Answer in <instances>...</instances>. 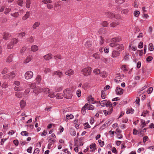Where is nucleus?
<instances>
[{"instance_id": "1", "label": "nucleus", "mask_w": 154, "mask_h": 154, "mask_svg": "<svg viewBox=\"0 0 154 154\" xmlns=\"http://www.w3.org/2000/svg\"><path fill=\"white\" fill-rule=\"evenodd\" d=\"M19 40L18 38H13L11 41L7 44V48L9 49H12L14 45L17 44Z\"/></svg>"}, {"instance_id": "2", "label": "nucleus", "mask_w": 154, "mask_h": 154, "mask_svg": "<svg viewBox=\"0 0 154 154\" xmlns=\"http://www.w3.org/2000/svg\"><path fill=\"white\" fill-rule=\"evenodd\" d=\"M94 108V106L91 104V103L89 102L88 103L86 104L82 108L81 110L82 113L83 114L85 113V110L86 108L88 109L89 110H93Z\"/></svg>"}, {"instance_id": "3", "label": "nucleus", "mask_w": 154, "mask_h": 154, "mask_svg": "<svg viewBox=\"0 0 154 154\" xmlns=\"http://www.w3.org/2000/svg\"><path fill=\"white\" fill-rule=\"evenodd\" d=\"M91 72V68L90 67L88 66L83 69L81 71L82 74L85 76H88L90 75Z\"/></svg>"}, {"instance_id": "4", "label": "nucleus", "mask_w": 154, "mask_h": 154, "mask_svg": "<svg viewBox=\"0 0 154 154\" xmlns=\"http://www.w3.org/2000/svg\"><path fill=\"white\" fill-rule=\"evenodd\" d=\"M63 96L67 99H71L72 96V94L71 93V91L69 89L67 88L65 90L63 91Z\"/></svg>"}, {"instance_id": "5", "label": "nucleus", "mask_w": 154, "mask_h": 154, "mask_svg": "<svg viewBox=\"0 0 154 154\" xmlns=\"http://www.w3.org/2000/svg\"><path fill=\"white\" fill-rule=\"evenodd\" d=\"M49 91V89L48 88H43L40 87H37L35 89L33 90V92L36 94L37 95L38 93L44 92H45L46 91Z\"/></svg>"}, {"instance_id": "6", "label": "nucleus", "mask_w": 154, "mask_h": 154, "mask_svg": "<svg viewBox=\"0 0 154 154\" xmlns=\"http://www.w3.org/2000/svg\"><path fill=\"white\" fill-rule=\"evenodd\" d=\"M52 1L51 0H42V2L47 4V7L48 9H51L53 8V5L51 4Z\"/></svg>"}, {"instance_id": "7", "label": "nucleus", "mask_w": 154, "mask_h": 154, "mask_svg": "<svg viewBox=\"0 0 154 154\" xmlns=\"http://www.w3.org/2000/svg\"><path fill=\"white\" fill-rule=\"evenodd\" d=\"M33 72L31 71H29L26 72L25 74V78L27 79H29L32 78L33 76Z\"/></svg>"}, {"instance_id": "8", "label": "nucleus", "mask_w": 154, "mask_h": 154, "mask_svg": "<svg viewBox=\"0 0 154 154\" xmlns=\"http://www.w3.org/2000/svg\"><path fill=\"white\" fill-rule=\"evenodd\" d=\"M105 106H106V107H109V114H111L112 111L113 109V107L112 106V104L109 101H108L107 102L106 101V102Z\"/></svg>"}, {"instance_id": "9", "label": "nucleus", "mask_w": 154, "mask_h": 154, "mask_svg": "<svg viewBox=\"0 0 154 154\" xmlns=\"http://www.w3.org/2000/svg\"><path fill=\"white\" fill-rule=\"evenodd\" d=\"M65 73L66 75L71 76L74 74V71L71 69H69L65 72Z\"/></svg>"}, {"instance_id": "10", "label": "nucleus", "mask_w": 154, "mask_h": 154, "mask_svg": "<svg viewBox=\"0 0 154 154\" xmlns=\"http://www.w3.org/2000/svg\"><path fill=\"white\" fill-rule=\"evenodd\" d=\"M119 55L120 53L119 51L114 50L112 52L111 57L114 58L119 56Z\"/></svg>"}, {"instance_id": "11", "label": "nucleus", "mask_w": 154, "mask_h": 154, "mask_svg": "<svg viewBox=\"0 0 154 154\" xmlns=\"http://www.w3.org/2000/svg\"><path fill=\"white\" fill-rule=\"evenodd\" d=\"M116 94L118 95H121L123 92V89L120 88L119 87H117L116 90Z\"/></svg>"}, {"instance_id": "12", "label": "nucleus", "mask_w": 154, "mask_h": 154, "mask_svg": "<svg viewBox=\"0 0 154 154\" xmlns=\"http://www.w3.org/2000/svg\"><path fill=\"white\" fill-rule=\"evenodd\" d=\"M53 57V55L49 53L43 57V58L46 60H48L51 59Z\"/></svg>"}, {"instance_id": "13", "label": "nucleus", "mask_w": 154, "mask_h": 154, "mask_svg": "<svg viewBox=\"0 0 154 154\" xmlns=\"http://www.w3.org/2000/svg\"><path fill=\"white\" fill-rule=\"evenodd\" d=\"M11 35L8 32H5L4 33L3 36V38L5 40H8L10 37Z\"/></svg>"}, {"instance_id": "14", "label": "nucleus", "mask_w": 154, "mask_h": 154, "mask_svg": "<svg viewBox=\"0 0 154 154\" xmlns=\"http://www.w3.org/2000/svg\"><path fill=\"white\" fill-rule=\"evenodd\" d=\"M92 44V41L90 40H88L85 43L84 45L85 47L89 48L91 46Z\"/></svg>"}, {"instance_id": "15", "label": "nucleus", "mask_w": 154, "mask_h": 154, "mask_svg": "<svg viewBox=\"0 0 154 154\" xmlns=\"http://www.w3.org/2000/svg\"><path fill=\"white\" fill-rule=\"evenodd\" d=\"M116 47L117 50L119 51H121L124 49V46L122 44L116 45Z\"/></svg>"}, {"instance_id": "16", "label": "nucleus", "mask_w": 154, "mask_h": 154, "mask_svg": "<svg viewBox=\"0 0 154 154\" xmlns=\"http://www.w3.org/2000/svg\"><path fill=\"white\" fill-rule=\"evenodd\" d=\"M42 79V76L40 75H37L35 79L36 82L37 84H39L40 83Z\"/></svg>"}, {"instance_id": "17", "label": "nucleus", "mask_w": 154, "mask_h": 154, "mask_svg": "<svg viewBox=\"0 0 154 154\" xmlns=\"http://www.w3.org/2000/svg\"><path fill=\"white\" fill-rule=\"evenodd\" d=\"M54 75H57L59 78H60L62 77L63 75V73L62 72L60 71V70L54 71Z\"/></svg>"}, {"instance_id": "18", "label": "nucleus", "mask_w": 154, "mask_h": 154, "mask_svg": "<svg viewBox=\"0 0 154 154\" xmlns=\"http://www.w3.org/2000/svg\"><path fill=\"white\" fill-rule=\"evenodd\" d=\"M32 59V56L29 55L27 57L26 59L24 61V63H27L31 61Z\"/></svg>"}, {"instance_id": "19", "label": "nucleus", "mask_w": 154, "mask_h": 154, "mask_svg": "<svg viewBox=\"0 0 154 154\" xmlns=\"http://www.w3.org/2000/svg\"><path fill=\"white\" fill-rule=\"evenodd\" d=\"M23 93L20 91H17L15 93V95L17 98H20L23 96Z\"/></svg>"}, {"instance_id": "20", "label": "nucleus", "mask_w": 154, "mask_h": 154, "mask_svg": "<svg viewBox=\"0 0 154 154\" xmlns=\"http://www.w3.org/2000/svg\"><path fill=\"white\" fill-rule=\"evenodd\" d=\"M101 60L102 61L106 63H109L110 61V59L109 58L102 57L101 58Z\"/></svg>"}, {"instance_id": "21", "label": "nucleus", "mask_w": 154, "mask_h": 154, "mask_svg": "<svg viewBox=\"0 0 154 154\" xmlns=\"http://www.w3.org/2000/svg\"><path fill=\"white\" fill-rule=\"evenodd\" d=\"M38 49V47L35 45H33L31 48V50L33 52H35L37 51Z\"/></svg>"}, {"instance_id": "22", "label": "nucleus", "mask_w": 154, "mask_h": 154, "mask_svg": "<svg viewBox=\"0 0 154 154\" xmlns=\"http://www.w3.org/2000/svg\"><path fill=\"white\" fill-rule=\"evenodd\" d=\"M30 14V11H27L26 12V14L22 17V19L23 20H25L27 19L29 16Z\"/></svg>"}, {"instance_id": "23", "label": "nucleus", "mask_w": 154, "mask_h": 154, "mask_svg": "<svg viewBox=\"0 0 154 154\" xmlns=\"http://www.w3.org/2000/svg\"><path fill=\"white\" fill-rule=\"evenodd\" d=\"M13 55L12 54H10L7 58L6 60V62L7 63H10L12 61V58Z\"/></svg>"}, {"instance_id": "24", "label": "nucleus", "mask_w": 154, "mask_h": 154, "mask_svg": "<svg viewBox=\"0 0 154 154\" xmlns=\"http://www.w3.org/2000/svg\"><path fill=\"white\" fill-rule=\"evenodd\" d=\"M14 89L15 91H22L23 90V89L22 87L19 86V87H16L15 86L14 87Z\"/></svg>"}, {"instance_id": "25", "label": "nucleus", "mask_w": 154, "mask_h": 154, "mask_svg": "<svg viewBox=\"0 0 154 154\" xmlns=\"http://www.w3.org/2000/svg\"><path fill=\"white\" fill-rule=\"evenodd\" d=\"M48 142L49 143L52 144L54 143L56 141V140L55 139H52V138H51V137H49L48 138Z\"/></svg>"}, {"instance_id": "26", "label": "nucleus", "mask_w": 154, "mask_h": 154, "mask_svg": "<svg viewBox=\"0 0 154 154\" xmlns=\"http://www.w3.org/2000/svg\"><path fill=\"white\" fill-rule=\"evenodd\" d=\"M93 57L96 59H99L100 58V54L98 53H96L94 54Z\"/></svg>"}, {"instance_id": "27", "label": "nucleus", "mask_w": 154, "mask_h": 154, "mask_svg": "<svg viewBox=\"0 0 154 154\" xmlns=\"http://www.w3.org/2000/svg\"><path fill=\"white\" fill-rule=\"evenodd\" d=\"M15 76V74L14 72H12L10 73L9 75L8 79H11Z\"/></svg>"}, {"instance_id": "28", "label": "nucleus", "mask_w": 154, "mask_h": 154, "mask_svg": "<svg viewBox=\"0 0 154 154\" xmlns=\"http://www.w3.org/2000/svg\"><path fill=\"white\" fill-rule=\"evenodd\" d=\"M119 39L117 38H113L111 40V42L115 43H116V42H119Z\"/></svg>"}, {"instance_id": "29", "label": "nucleus", "mask_w": 154, "mask_h": 154, "mask_svg": "<svg viewBox=\"0 0 154 154\" xmlns=\"http://www.w3.org/2000/svg\"><path fill=\"white\" fill-rule=\"evenodd\" d=\"M149 111H148L144 110L141 114V116H143L145 117L146 116V114H147L148 116H149Z\"/></svg>"}, {"instance_id": "30", "label": "nucleus", "mask_w": 154, "mask_h": 154, "mask_svg": "<svg viewBox=\"0 0 154 154\" xmlns=\"http://www.w3.org/2000/svg\"><path fill=\"white\" fill-rule=\"evenodd\" d=\"M93 72L96 75H98L100 74V72L99 69H96L93 70Z\"/></svg>"}, {"instance_id": "31", "label": "nucleus", "mask_w": 154, "mask_h": 154, "mask_svg": "<svg viewBox=\"0 0 154 154\" xmlns=\"http://www.w3.org/2000/svg\"><path fill=\"white\" fill-rule=\"evenodd\" d=\"M25 104L26 103L23 100H21L20 105L21 108H23L25 106Z\"/></svg>"}, {"instance_id": "32", "label": "nucleus", "mask_w": 154, "mask_h": 154, "mask_svg": "<svg viewBox=\"0 0 154 154\" xmlns=\"http://www.w3.org/2000/svg\"><path fill=\"white\" fill-rule=\"evenodd\" d=\"M40 25V23L38 22H37L34 23L32 26V27L34 29H36V27H38Z\"/></svg>"}, {"instance_id": "33", "label": "nucleus", "mask_w": 154, "mask_h": 154, "mask_svg": "<svg viewBox=\"0 0 154 154\" xmlns=\"http://www.w3.org/2000/svg\"><path fill=\"white\" fill-rule=\"evenodd\" d=\"M31 2L30 0H26V6L27 8H29L30 6Z\"/></svg>"}, {"instance_id": "34", "label": "nucleus", "mask_w": 154, "mask_h": 154, "mask_svg": "<svg viewBox=\"0 0 154 154\" xmlns=\"http://www.w3.org/2000/svg\"><path fill=\"white\" fill-rule=\"evenodd\" d=\"M121 79V77L120 76H118L116 77L115 79V81L117 83H119Z\"/></svg>"}, {"instance_id": "35", "label": "nucleus", "mask_w": 154, "mask_h": 154, "mask_svg": "<svg viewBox=\"0 0 154 154\" xmlns=\"http://www.w3.org/2000/svg\"><path fill=\"white\" fill-rule=\"evenodd\" d=\"M63 95L60 94H57L56 96V98L58 99L63 98Z\"/></svg>"}, {"instance_id": "36", "label": "nucleus", "mask_w": 154, "mask_h": 154, "mask_svg": "<svg viewBox=\"0 0 154 154\" xmlns=\"http://www.w3.org/2000/svg\"><path fill=\"white\" fill-rule=\"evenodd\" d=\"M74 116L72 114L67 115L66 116V118L67 119H71L73 118Z\"/></svg>"}, {"instance_id": "37", "label": "nucleus", "mask_w": 154, "mask_h": 154, "mask_svg": "<svg viewBox=\"0 0 154 154\" xmlns=\"http://www.w3.org/2000/svg\"><path fill=\"white\" fill-rule=\"evenodd\" d=\"M48 96L51 98L54 97L55 96V95L53 92L49 91L48 92Z\"/></svg>"}, {"instance_id": "38", "label": "nucleus", "mask_w": 154, "mask_h": 154, "mask_svg": "<svg viewBox=\"0 0 154 154\" xmlns=\"http://www.w3.org/2000/svg\"><path fill=\"white\" fill-rule=\"evenodd\" d=\"M21 134L23 136H28L29 133L26 131H23L21 132Z\"/></svg>"}, {"instance_id": "39", "label": "nucleus", "mask_w": 154, "mask_h": 154, "mask_svg": "<svg viewBox=\"0 0 154 154\" xmlns=\"http://www.w3.org/2000/svg\"><path fill=\"white\" fill-rule=\"evenodd\" d=\"M149 49L150 51H152L154 50V47L153 44L152 43H150L149 45Z\"/></svg>"}, {"instance_id": "40", "label": "nucleus", "mask_w": 154, "mask_h": 154, "mask_svg": "<svg viewBox=\"0 0 154 154\" xmlns=\"http://www.w3.org/2000/svg\"><path fill=\"white\" fill-rule=\"evenodd\" d=\"M28 41L30 43H32L34 41V39L33 38L32 36H30L28 38Z\"/></svg>"}, {"instance_id": "41", "label": "nucleus", "mask_w": 154, "mask_h": 154, "mask_svg": "<svg viewBox=\"0 0 154 154\" xmlns=\"http://www.w3.org/2000/svg\"><path fill=\"white\" fill-rule=\"evenodd\" d=\"M18 34V37H20L22 38L23 36L25 35L26 33L24 32H23L21 33H19Z\"/></svg>"}, {"instance_id": "42", "label": "nucleus", "mask_w": 154, "mask_h": 154, "mask_svg": "<svg viewBox=\"0 0 154 154\" xmlns=\"http://www.w3.org/2000/svg\"><path fill=\"white\" fill-rule=\"evenodd\" d=\"M54 59L57 61V59H61L62 58V56L60 55H57L55 56L54 57Z\"/></svg>"}, {"instance_id": "43", "label": "nucleus", "mask_w": 154, "mask_h": 154, "mask_svg": "<svg viewBox=\"0 0 154 154\" xmlns=\"http://www.w3.org/2000/svg\"><path fill=\"white\" fill-rule=\"evenodd\" d=\"M115 2L119 4H121L125 2V0H115Z\"/></svg>"}, {"instance_id": "44", "label": "nucleus", "mask_w": 154, "mask_h": 154, "mask_svg": "<svg viewBox=\"0 0 154 154\" xmlns=\"http://www.w3.org/2000/svg\"><path fill=\"white\" fill-rule=\"evenodd\" d=\"M8 69L7 68H5L2 72V74H5L6 73L8 72Z\"/></svg>"}, {"instance_id": "45", "label": "nucleus", "mask_w": 154, "mask_h": 154, "mask_svg": "<svg viewBox=\"0 0 154 154\" xmlns=\"http://www.w3.org/2000/svg\"><path fill=\"white\" fill-rule=\"evenodd\" d=\"M8 86V83L4 82L2 85V88H6Z\"/></svg>"}, {"instance_id": "46", "label": "nucleus", "mask_w": 154, "mask_h": 154, "mask_svg": "<svg viewBox=\"0 0 154 154\" xmlns=\"http://www.w3.org/2000/svg\"><path fill=\"white\" fill-rule=\"evenodd\" d=\"M100 45H102L104 43V39L102 36H100Z\"/></svg>"}, {"instance_id": "47", "label": "nucleus", "mask_w": 154, "mask_h": 154, "mask_svg": "<svg viewBox=\"0 0 154 154\" xmlns=\"http://www.w3.org/2000/svg\"><path fill=\"white\" fill-rule=\"evenodd\" d=\"M118 24L119 23H112L110 24V26L111 27H114Z\"/></svg>"}, {"instance_id": "48", "label": "nucleus", "mask_w": 154, "mask_h": 154, "mask_svg": "<svg viewBox=\"0 0 154 154\" xmlns=\"http://www.w3.org/2000/svg\"><path fill=\"white\" fill-rule=\"evenodd\" d=\"M30 92V89L29 88H28L26 89L24 93H23V94L24 95H26L29 94Z\"/></svg>"}, {"instance_id": "49", "label": "nucleus", "mask_w": 154, "mask_h": 154, "mask_svg": "<svg viewBox=\"0 0 154 154\" xmlns=\"http://www.w3.org/2000/svg\"><path fill=\"white\" fill-rule=\"evenodd\" d=\"M101 24L104 27H107L108 25V23L106 21H103L101 23Z\"/></svg>"}, {"instance_id": "50", "label": "nucleus", "mask_w": 154, "mask_h": 154, "mask_svg": "<svg viewBox=\"0 0 154 154\" xmlns=\"http://www.w3.org/2000/svg\"><path fill=\"white\" fill-rule=\"evenodd\" d=\"M100 76L103 77H105L106 76V74L105 72H100Z\"/></svg>"}, {"instance_id": "51", "label": "nucleus", "mask_w": 154, "mask_h": 154, "mask_svg": "<svg viewBox=\"0 0 154 154\" xmlns=\"http://www.w3.org/2000/svg\"><path fill=\"white\" fill-rule=\"evenodd\" d=\"M108 16L109 18H112L114 17L115 15L112 13L109 12L108 13Z\"/></svg>"}, {"instance_id": "52", "label": "nucleus", "mask_w": 154, "mask_h": 154, "mask_svg": "<svg viewBox=\"0 0 154 154\" xmlns=\"http://www.w3.org/2000/svg\"><path fill=\"white\" fill-rule=\"evenodd\" d=\"M107 101L106 100H103L102 101L100 102V105L102 106H105L106 102Z\"/></svg>"}, {"instance_id": "53", "label": "nucleus", "mask_w": 154, "mask_h": 154, "mask_svg": "<svg viewBox=\"0 0 154 154\" xmlns=\"http://www.w3.org/2000/svg\"><path fill=\"white\" fill-rule=\"evenodd\" d=\"M134 111V110L133 109H129L128 111L126 112V113L127 114H129L130 113H133Z\"/></svg>"}, {"instance_id": "54", "label": "nucleus", "mask_w": 154, "mask_h": 154, "mask_svg": "<svg viewBox=\"0 0 154 154\" xmlns=\"http://www.w3.org/2000/svg\"><path fill=\"white\" fill-rule=\"evenodd\" d=\"M105 94L103 90H102L101 92V97L103 99L105 98Z\"/></svg>"}, {"instance_id": "55", "label": "nucleus", "mask_w": 154, "mask_h": 154, "mask_svg": "<svg viewBox=\"0 0 154 154\" xmlns=\"http://www.w3.org/2000/svg\"><path fill=\"white\" fill-rule=\"evenodd\" d=\"M23 0H18V5L22 6H23Z\"/></svg>"}, {"instance_id": "56", "label": "nucleus", "mask_w": 154, "mask_h": 154, "mask_svg": "<svg viewBox=\"0 0 154 154\" xmlns=\"http://www.w3.org/2000/svg\"><path fill=\"white\" fill-rule=\"evenodd\" d=\"M140 14V12L139 11L137 10L135 11L134 12V14L135 17H138Z\"/></svg>"}, {"instance_id": "57", "label": "nucleus", "mask_w": 154, "mask_h": 154, "mask_svg": "<svg viewBox=\"0 0 154 154\" xmlns=\"http://www.w3.org/2000/svg\"><path fill=\"white\" fill-rule=\"evenodd\" d=\"M36 87V85L35 83H32L29 86V87L32 89Z\"/></svg>"}, {"instance_id": "58", "label": "nucleus", "mask_w": 154, "mask_h": 154, "mask_svg": "<svg viewBox=\"0 0 154 154\" xmlns=\"http://www.w3.org/2000/svg\"><path fill=\"white\" fill-rule=\"evenodd\" d=\"M26 47H23L22 48V49L20 50V52L21 53H23L26 50Z\"/></svg>"}, {"instance_id": "59", "label": "nucleus", "mask_w": 154, "mask_h": 154, "mask_svg": "<svg viewBox=\"0 0 154 154\" xmlns=\"http://www.w3.org/2000/svg\"><path fill=\"white\" fill-rule=\"evenodd\" d=\"M39 152V149L38 148H37L35 149L33 154H38Z\"/></svg>"}, {"instance_id": "60", "label": "nucleus", "mask_w": 154, "mask_h": 154, "mask_svg": "<svg viewBox=\"0 0 154 154\" xmlns=\"http://www.w3.org/2000/svg\"><path fill=\"white\" fill-rule=\"evenodd\" d=\"M94 100V98L91 96L89 97L88 98V101L89 102L93 101Z\"/></svg>"}, {"instance_id": "61", "label": "nucleus", "mask_w": 154, "mask_h": 154, "mask_svg": "<svg viewBox=\"0 0 154 154\" xmlns=\"http://www.w3.org/2000/svg\"><path fill=\"white\" fill-rule=\"evenodd\" d=\"M121 69L123 70L124 71H127V69L126 68V66L125 65H122L121 67Z\"/></svg>"}, {"instance_id": "62", "label": "nucleus", "mask_w": 154, "mask_h": 154, "mask_svg": "<svg viewBox=\"0 0 154 154\" xmlns=\"http://www.w3.org/2000/svg\"><path fill=\"white\" fill-rule=\"evenodd\" d=\"M71 134L72 136H75L76 134V132L73 130H72L70 131Z\"/></svg>"}, {"instance_id": "63", "label": "nucleus", "mask_w": 154, "mask_h": 154, "mask_svg": "<svg viewBox=\"0 0 154 154\" xmlns=\"http://www.w3.org/2000/svg\"><path fill=\"white\" fill-rule=\"evenodd\" d=\"M152 59L153 58L151 56L148 57L146 59V61L147 62H150L151 61Z\"/></svg>"}, {"instance_id": "64", "label": "nucleus", "mask_w": 154, "mask_h": 154, "mask_svg": "<svg viewBox=\"0 0 154 154\" xmlns=\"http://www.w3.org/2000/svg\"><path fill=\"white\" fill-rule=\"evenodd\" d=\"M143 47V43L142 42H140L138 45V47L140 48H141Z\"/></svg>"}]
</instances>
